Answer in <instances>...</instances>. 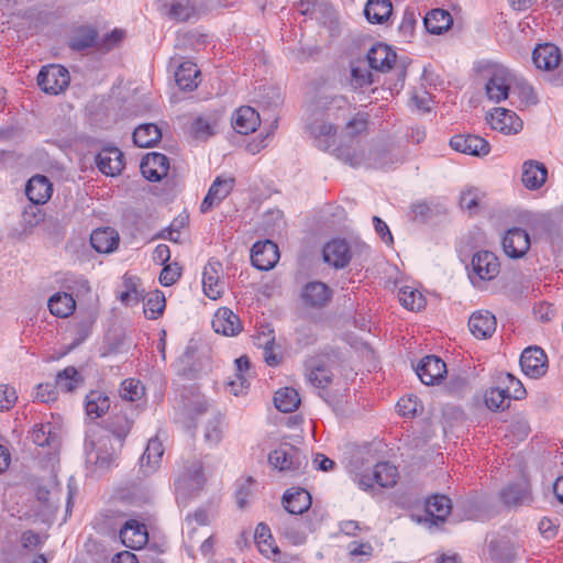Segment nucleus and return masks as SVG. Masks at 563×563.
<instances>
[{
	"mask_svg": "<svg viewBox=\"0 0 563 563\" xmlns=\"http://www.w3.org/2000/svg\"><path fill=\"white\" fill-rule=\"evenodd\" d=\"M354 110L352 103L342 95H318L310 103L309 130L319 150L330 152L355 167L361 164V157L338 145V130Z\"/></svg>",
	"mask_w": 563,
	"mask_h": 563,
	"instance_id": "f257e3e1",
	"label": "nucleus"
},
{
	"mask_svg": "<svg viewBox=\"0 0 563 563\" xmlns=\"http://www.w3.org/2000/svg\"><path fill=\"white\" fill-rule=\"evenodd\" d=\"M483 74L486 78V97L495 103L506 100L517 82L515 73L501 64H489Z\"/></svg>",
	"mask_w": 563,
	"mask_h": 563,
	"instance_id": "f03ea898",
	"label": "nucleus"
},
{
	"mask_svg": "<svg viewBox=\"0 0 563 563\" xmlns=\"http://www.w3.org/2000/svg\"><path fill=\"white\" fill-rule=\"evenodd\" d=\"M123 445L108 433L88 435L85 442L87 460L101 468H108Z\"/></svg>",
	"mask_w": 563,
	"mask_h": 563,
	"instance_id": "7ed1b4c3",
	"label": "nucleus"
},
{
	"mask_svg": "<svg viewBox=\"0 0 563 563\" xmlns=\"http://www.w3.org/2000/svg\"><path fill=\"white\" fill-rule=\"evenodd\" d=\"M205 482L201 462L194 461L189 465H185L174 482L177 501L185 505L203 487Z\"/></svg>",
	"mask_w": 563,
	"mask_h": 563,
	"instance_id": "20e7f679",
	"label": "nucleus"
},
{
	"mask_svg": "<svg viewBox=\"0 0 563 563\" xmlns=\"http://www.w3.org/2000/svg\"><path fill=\"white\" fill-rule=\"evenodd\" d=\"M269 464L279 472L299 475L308 465L307 456L298 448L283 444L268 455Z\"/></svg>",
	"mask_w": 563,
	"mask_h": 563,
	"instance_id": "39448f33",
	"label": "nucleus"
},
{
	"mask_svg": "<svg viewBox=\"0 0 563 563\" xmlns=\"http://www.w3.org/2000/svg\"><path fill=\"white\" fill-rule=\"evenodd\" d=\"M69 73L60 65L43 66L37 75L40 88L51 95H57L69 85Z\"/></svg>",
	"mask_w": 563,
	"mask_h": 563,
	"instance_id": "423d86ee",
	"label": "nucleus"
},
{
	"mask_svg": "<svg viewBox=\"0 0 563 563\" xmlns=\"http://www.w3.org/2000/svg\"><path fill=\"white\" fill-rule=\"evenodd\" d=\"M486 120L493 130L506 135L517 134L523 128V122L516 112L505 108H495Z\"/></svg>",
	"mask_w": 563,
	"mask_h": 563,
	"instance_id": "0eeeda50",
	"label": "nucleus"
},
{
	"mask_svg": "<svg viewBox=\"0 0 563 563\" xmlns=\"http://www.w3.org/2000/svg\"><path fill=\"white\" fill-rule=\"evenodd\" d=\"M251 261L260 271H269L279 261V251L275 242L265 240L256 242L251 250Z\"/></svg>",
	"mask_w": 563,
	"mask_h": 563,
	"instance_id": "6e6552de",
	"label": "nucleus"
},
{
	"mask_svg": "<svg viewBox=\"0 0 563 563\" xmlns=\"http://www.w3.org/2000/svg\"><path fill=\"white\" fill-rule=\"evenodd\" d=\"M223 268L219 261L209 260L202 273V287L205 295L212 299H219L224 292V282L221 280Z\"/></svg>",
	"mask_w": 563,
	"mask_h": 563,
	"instance_id": "1a4fd4ad",
	"label": "nucleus"
},
{
	"mask_svg": "<svg viewBox=\"0 0 563 563\" xmlns=\"http://www.w3.org/2000/svg\"><path fill=\"white\" fill-rule=\"evenodd\" d=\"M520 366L527 376L531 378H539L547 372V355L541 347L529 346L521 353Z\"/></svg>",
	"mask_w": 563,
	"mask_h": 563,
	"instance_id": "9d476101",
	"label": "nucleus"
},
{
	"mask_svg": "<svg viewBox=\"0 0 563 563\" xmlns=\"http://www.w3.org/2000/svg\"><path fill=\"white\" fill-rule=\"evenodd\" d=\"M415 371L424 385H434L446 374V365L440 357L427 355L420 360Z\"/></svg>",
	"mask_w": 563,
	"mask_h": 563,
	"instance_id": "9b49d317",
	"label": "nucleus"
},
{
	"mask_svg": "<svg viewBox=\"0 0 563 563\" xmlns=\"http://www.w3.org/2000/svg\"><path fill=\"white\" fill-rule=\"evenodd\" d=\"M450 146L463 154L485 156L490 152L489 143L482 136L473 134H459L450 140Z\"/></svg>",
	"mask_w": 563,
	"mask_h": 563,
	"instance_id": "f8f14e48",
	"label": "nucleus"
},
{
	"mask_svg": "<svg viewBox=\"0 0 563 563\" xmlns=\"http://www.w3.org/2000/svg\"><path fill=\"white\" fill-rule=\"evenodd\" d=\"M234 184L235 179L233 177H217L200 205V211L207 213L213 207L220 205L230 195Z\"/></svg>",
	"mask_w": 563,
	"mask_h": 563,
	"instance_id": "ddd939ff",
	"label": "nucleus"
},
{
	"mask_svg": "<svg viewBox=\"0 0 563 563\" xmlns=\"http://www.w3.org/2000/svg\"><path fill=\"white\" fill-rule=\"evenodd\" d=\"M472 267L474 275L481 280H492L500 271V264L497 256L489 251L475 253L472 258Z\"/></svg>",
	"mask_w": 563,
	"mask_h": 563,
	"instance_id": "4468645a",
	"label": "nucleus"
},
{
	"mask_svg": "<svg viewBox=\"0 0 563 563\" xmlns=\"http://www.w3.org/2000/svg\"><path fill=\"white\" fill-rule=\"evenodd\" d=\"M121 542L130 549H142L148 541L146 526L135 519L128 520L120 529Z\"/></svg>",
	"mask_w": 563,
	"mask_h": 563,
	"instance_id": "2eb2a0df",
	"label": "nucleus"
},
{
	"mask_svg": "<svg viewBox=\"0 0 563 563\" xmlns=\"http://www.w3.org/2000/svg\"><path fill=\"white\" fill-rule=\"evenodd\" d=\"M140 168L147 180L159 181L168 173L169 161L162 153H148L142 158Z\"/></svg>",
	"mask_w": 563,
	"mask_h": 563,
	"instance_id": "dca6fc26",
	"label": "nucleus"
},
{
	"mask_svg": "<svg viewBox=\"0 0 563 563\" xmlns=\"http://www.w3.org/2000/svg\"><path fill=\"white\" fill-rule=\"evenodd\" d=\"M332 289L322 282H309L301 290V299L307 307L323 308L331 300Z\"/></svg>",
	"mask_w": 563,
	"mask_h": 563,
	"instance_id": "f3484780",
	"label": "nucleus"
},
{
	"mask_svg": "<svg viewBox=\"0 0 563 563\" xmlns=\"http://www.w3.org/2000/svg\"><path fill=\"white\" fill-rule=\"evenodd\" d=\"M503 247L509 257H522L530 249L529 234L520 228H512L504 236Z\"/></svg>",
	"mask_w": 563,
	"mask_h": 563,
	"instance_id": "a211bd4d",
	"label": "nucleus"
},
{
	"mask_svg": "<svg viewBox=\"0 0 563 563\" xmlns=\"http://www.w3.org/2000/svg\"><path fill=\"white\" fill-rule=\"evenodd\" d=\"M255 543L261 553L279 563H289L288 558L282 555L278 547L274 545L271 529L265 523H258L254 533Z\"/></svg>",
	"mask_w": 563,
	"mask_h": 563,
	"instance_id": "6ab92c4d",
	"label": "nucleus"
},
{
	"mask_svg": "<svg viewBox=\"0 0 563 563\" xmlns=\"http://www.w3.org/2000/svg\"><path fill=\"white\" fill-rule=\"evenodd\" d=\"M98 169L107 176H115L124 167L123 153L118 147H104L96 156Z\"/></svg>",
	"mask_w": 563,
	"mask_h": 563,
	"instance_id": "aec40b11",
	"label": "nucleus"
},
{
	"mask_svg": "<svg viewBox=\"0 0 563 563\" xmlns=\"http://www.w3.org/2000/svg\"><path fill=\"white\" fill-rule=\"evenodd\" d=\"M212 328L217 333L233 336L240 333L242 324L239 317L231 309L222 307L214 313Z\"/></svg>",
	"mask_w": 563,
	"mask_h": 563,
	"instance_id": "412c9836",
	"label": "nucleus"
},
{
	"mask_svg": "<svg viewBox=\"0 0 563 563\" xmlns=\"http://www.w3.org/2000/svg\"><path fill=\"white\" fill-rule=\"evenodd\" d=\"M323 260L335 268H343L351 261V251L346 241L333 240L323 247Z\"/></svg>",
	"mask_w": 563,
	"mask_h": 563,
	"instance_id": "4be33fe9",
	"label": "nucleus"
},
{
	"mask_svg": "<svg viewBox=\"0 0 563 563\" xmlns=\"http://www.w3.org/2000/svg\"><path fill=\"white\" fill-rule=\"evenodd\" d=\"M496 318L489 311H476L468 320V328L472 334L477 339H487L496 331Z\"/></svg>",
	"mask_w": 563,
	"mask_h": 563,
	"instance_id": "5701e85b",
	"label": "nucleus"
},
{
	"mask_svg": "<svg viewBox=\"0 0 563 563\" xmlns=\"http://www.w3.org/2000/svg\"><path fill=\"white\" fill-rule=\"evenodd\" d=\"M501 500L508 506H521L531 501L530 485L527 479L509 484L500 492Z\"/></svg>",
	"mask_w": 563,
	"mask_h": 563,
	"instance_id": "b1692460",
	"label": "nucleus"
},
{
	"mask_svg": "<svg viewBox=\"0 0 563 563\" xmlns=\"http://www.w3.org/2000/svg\"><path fill=\"white\" fill-rule=\"evenodd\" d=\"M52 192V183L43 175L33 176L25 187V195L34 205H44L51 198Z\"/></svg>",
	"mask_w": 563,
	"mask_h": 563,
	"instance_id": "393cba45",
	"label": "nucleus"
},
{
	"mask_svg": "<svg viewBox=\"0 0 563 563\" xmlns=\"http://www.w3.org/2000/svg\"><path fill=\"white\" fill-rule=\"evenodd\" d=\"M233 128L240 134H250L256 131L261 124L258 112L249 106L239 108L233 118Z\"/></svg>",
	"mask_w": 563,
	"mask_h": 563,
	"instance_id": "a878e982",
	"label": "nucleus"
},
{
	"mask_svg": "<svg viewBox=\"0 0 563 563\" xmlns=\"http://www.w3.org/2000/svg\"><path fill=\"white\" fill-rule=\"evenodd\" d=\"M452 510L451 499L444 495H434L426 503V521L435 526L445 521Z\"/></svg>",
	"mask_w": 563,
	"mask_h": 563,
	"instance_id": "bb28decb",
	"label": "nucleus"
},
{
	"mask_svg": "<svg viewBox=\"0 0 563 563\" xmlns=\"http://www.w3.org/2000/svg\"><path fill=\"white\" fill-rule=\"evenodd\" d=\"M548 178V169L538 161H526L522 165V184L530 190L539 189Z\"/></svg>",
	"mask_w": 563,
	"mask_h": 563,
	"instance_id": "cd10ccee",
	"label": "nucleus"
},
{
	"mask_svg": "<svg viewBox=\"0 0 563 563\" xmlns=\"http://www.w3.org/2000/svg\"><path fill=\"white\" fill-rule=\"evenodd\" d=\"M369 68L378 71H387L396 60V53L387 45L376 44L373 45L366 55Z\"/></svg>",
	"mask_w": 563,
	"mask_h": 563,
	"instance_id": "c85d7f7f",
	"label": "nucleus"
},
{
	"mask_svg": "<svg viewBox=\"0 0 563 563\" xmlns=\"http://www.w3.org/2000/svg\"><path fill=\"white\" fill-rule=\"evenodd\" d=\"M532 60L537 68L543 70H552L556 68L561 62V52L553 44L538 45L532 53Z\"/></svg>",
	"mask_w": 563,
	"mask_h": 563,
	"instance_id": "c756f323",
	"label": "nucleus"
},
{
	"mask_svg": "<svg viewBox=\"0 0 563 563\" xmlns=\"http://www.w3.org/2000/svg\"><path fill=\"white\" fill-rule=\"evenodd\" d=\"M311 496L303 488H291L285 492L283 504L285 509L291 515H300L307 511L311 506Z\"/></svg>",
	"mask_w": 563,
	"mask_h": 563,
	"instance_id": "7c9ffc66",
	"label": "nucleus"
},
{
	"mask_svg": "<svg viewBox=\"0 0 563 563\" xmlns=\"http://www.w3.org/2000/svg\"><path fill=\"white\" fill-rule=\"evenodd\" d=\"M90 244L99 253H110L119 244V234L111 228L97 229L90 235Z\"/></svg>",
	"mask_w": 563,
	"mask_h": 563,
	"instance_id": "2f4dec72",
	"label": "nucleus"
},
{
	"mask_svg": "<svg viewBox=\"0 0 563 563\" xmlns=\"http://www.w3.org/2000/svg\"><path fill=\"white\" fill-rule=\"evenodd\" d=\"M423 23L429 33L442 34L451 27L453 19L444 9H432L426 14Z\"/></svg>",
	"mask_w": 563,
	"mask_h": 563,
	"instance_id": "473e14b6",
	"label": "nucleus"
},
{
	"mask_svg": "<svg viewBox=\"0 0 563 563\" xmlns=\"http://www.w3.org/2000/svg\"><path fill=\"white\" fill-rule=\"evenodd\" d=\"M200 70L192 62H184L175 71V80L178 87L184 91H191L198 87V77Z\"/></svg>",
	"mask_w": 563,
	"mask_h": 563,
	"instance_id": "72a5a7b5",
	"label": "nucleus"
},
{
	"mask_svg": "<svg viewBox=\"0 0 563 563\" xmlns=\"http://www.w3.org/2000/svg\"><path fill=\"white\" fill-rule=\"evenodd\" d=\"M391 13L393 4L390 0H368L364 9V14L372 24L387 22Z\"/></svg>",
	"mask_w": 563,
	"mask_h": 563,
	"instance_id": "f704fd0d",
	"label": "nucleus"
},
{
	"mask_svg": "<svg viewBox=\"0 0 563 563\" xmlns=\"http://www.w3.org/2000/svg\"><path fill=\"white\" fill-rule=\"evenodd\" d=\"M132 420L125 413H115L109 417L107 427L103 433L110 434L118 441V445H123V442L132 428Z\"/></svg>",
	"mask_w": 563,
	"mask_h": 563,
	"instance_id": "c9c22d12",
	"label": "nucleus"
},
{
	"mask_svg": "<svg viewBox=\"0 0 563 563\" xmlns=\"http://www.w3.org/2000/svg\"><path fill=\"white\" fill-rule=\"evenodd\" d=\"M306 377L316 388L324 389L332 382V373L323 362L311 360L307 365Z\"/></svg>",
	"mask_w": 563,
	"mask_h": 563,
	"instance_id": "e433bc0d",
	"label": "nucleus"
},
{
	"mask_svg": "<svg viewBox=\"0 0 563 563\" xmlns=\"http://www.w3.org/2000/svg\"><path fill=\"white\" fill-rule=\"evenodd\" d=\"M86 413L90 419L102 417L110 408V399L106 393L91 390L86 396Z\"/></svg>",
	"mask_w": 563,
	"mask_h": 563,
	"instance_id": "4c0bfd02",
	"label": "nucleus"
},
{
	"mask_svg": "<svg viewBox=\"0 0 563 563\" xmlns=\"http://www.w3.org/2000/svg\"><path fill=\"white\" fill-rule=\"evenodd\" d=\"M47 306L52 314L67 318L74 312L76 301L70 294L57 292L48 299Z\"/></svg>",
	"mask_w": 563,
	"mask_h": 563,
	"instance_id": "58836bf2",
	"label": "nucleus"
},
{
	"mask_svg": "<svg viewBox=\"0 0 563 563\" xmlns=\"http://www.w3.org/2000/svg\"><path fill=\"white\" fill-rule=\"evenodd\" d=\"M161 137V130L153 123L141 124L133 132V142L139 147H152Z\"/></svg>",
	"mask_w": 563,
	"mask_h": 563,
	"instance_id": "ea45409f",
	"label": "nucleus"
},
{
	"mask_svg": "<svg viewBox=\"0 0 563 563\" xmlns=\"http://www.w3.org/2000/svg\"><path fill=\"white\" fill-rule=\"evenodd\" d=\"M98 32L91 26H79L77 27L70 40L69 46L74 51H82L92 47L97 44Z\"/></svg>",
	"mask_w": 563,
	"mask_h": 563,
	"instance_id": "a19ab883",
	"label": "nucleus"
},
{
	"mask_svg": "<svg viewBox=\"0 0 563 563\" xmlns=\"http://www.w3.org/2000/svg\"><path fill=\"white\" fill-rule=\"evenodd\" d=\"M275 407L285 413L295 411L300 405L298 391L291 387L280 388L274 396Z\"/></svg>",
	"mask_w": 563,
	"mask_h": 563,
	"instance_id": "79ce46f5",
	"label": "nucleus"
},
{
	"mask_svg": "<svg viewBox=\"0 0 563 563\" xmlns=\"http://www.w3.org/2000/svg\"><path fill=\"white\" fill-rule=\"evenodd\" d=\"M373 477L377 485L383 488H389L396 485L398 471L389 462H379L374 466Z\"/></svg>",
	"mask_w": 563,
	"mask_h": 563,
	"instance_id": "37998d69",
	"label": "nucleus"
},
{
	"mask_svg": "<svg viewBox=\"0 0 563 563\" xmlns=\"http://www.w3.org/2000/svg\"><path fill=\"white\" fill-rule=\"evenodd\" d=\"M163 454V443L157 438L151 439L141 456V467L146 465L150 468L148 472H153L161 462Z\"/></svg>",
	"mask_w": 563,
	"mask_h": 563,
	"instance_id": "c03bdc74",
	"label": "nucleus"
},
{
	"mask_svg": "<svg viewBox=\"0 0 563 563\" xmlns=\"http://www.w3.org/2000/svg\"><path fill=\"white\" fill-rule=\"evenodd\" d=\"M81 380L82 379L78 371L73 366H68L58 372L55 378V385L57 390L59 389L65 393H71L78 387Z\"/></svg>",
	"mask_w": 563,
	"mask_h": 563,
	"instance_id": "a18cd8bd",
	"label": "nucleus"
},
{
	"mask_svg": "<svg viewBox=\"0 0 563 563\" xmlns=\"http://www.w3.org/2000/svg\"><path fill=\"white\" fill-rule=\"evenodd\" d=\"M399 302L408 310L419 311L426 305L423 295L411 287H402L398 291Z\"/></svg>",
	"mask_w": 563,
	"mask_h": 563,
	"instance_id": "49530a36",
	"label": "nucleus"
},
{
	"mask_svg": "<svg viewBox=\"0 0 563 563\" xmlns=\"http://www.w3.org/2000/svg\"><path fill=\"white\" fill-rule=\"evenodd\" d=\"M165 297L163 292L156 290L151 292L144 302V314L150 320L157 319L165 309Z\"/></svg>",
	"mask_w": 563,
	"mask_h": 563,
	"instance_id": "de8ad7c7",
	"label": "nucleus"
},
{
	"mask_svg": "<svg viewBox=\"0 0 563 563\" xmlns=\"http://www.w3.org/2000/svg\"><path fill=\"white\" fill-rule=\"evenodd\" d=\"M32 441L38 446H55L58 442V437L56 432H53L51 423H47L33 429Z\"/></svg>",
	"mask_w": 563,
	"mask_h": 563,
	"instance_id": "09e8293b",
	"label": "nucleus"
},
{
	"mask_svg": "<svg viewBox=\"0 0 563 563\" xmlns=\"http://www.w3.org/2000/svg\"><path fill=\"white\" fill-rule=\"evenodd\" d=\"M351 81L355 88H362L373 82V74L368 64L358 62L351 66Z\"/></svg>",
	"mask_w": 563,
	"mask_h": 563,
	"instance_id": "8fccbe9b",
	"label": "nucleus"
},
{
	"mask_svg": "<svg viewBox=\"0 0 563 563\" xmlns=\"http://www.w3.org/2000/svg\"><path fill=\"white\" fill-rule=\"evenodd\" d=\"M342 124H344L342 133H345L350 137H354L366 131L367 118L366 114L352 112Z\"/></svg>",
	"mask_w": 563,
	"mask_h": 563,
	"instance_id": "3c124183",
	"label": "nucleus"
},
{
	"mask_svg": "<svg viewBox=\"0 0 563 563\" xmlns=\"http://www.w3.org/2000/svg\"><path fill=\"white\" fill-rule=\"evenodd\" d=\"M485 404L490 410H504L510 404L509 395L504 388H490L485 393Z\"/></svg>",
	"mask_w": 563,
	"mask_h": 563,
	"instance_id": "603ef678",
	"label": "nucleus"
},
{
	"mask_svg": "<svg viewBox=\"0 0 563 563\" xmlns=\"http://www.w3.org/2000/svg\"><path fill=\"white\" fill-rule=\"evenodd\" d=\"M197 9L189 0H179L172 3L169 9L170 18L177 21H188L191 18L196 16Z\"/></svg>",
	"mask_w": 563,
	"mask_h": 563,
	"instance_id": "864d4df0",
	"label": "nucleus"
},
{
	"mask_svg": "<svg viewBox=\"0 0 563 563\" xmlns=\"http://www.w3.org/2000/svg\"><path fill=\"white\" fill-rule=\"evenodd\" d=\"M144 386L140 380L129 378L123 380L120 388V395L124 400L136 401L144 395Z\"/></svg>",
	"mask_w": 563,
	"mask_h": 563,
	"instance_id": "5fc2aeb1",
	"label": "nucleus"
},
{
	"mask_svg": "<svg viewBox=\"0 0 563 563\" xmlns=\"http://www.w3.org/2000/svg\"><path fill=\"white\" fill-rule=\"evenodd\" d=\"M398 412L405 417H416L423 411L419 398L413 395L405 396L397 402Z\"/></svg>",
	"mask_w": 563,
	"mask_h": 563,
	"instance_id": "6e6d98bb",
	"label": "nucleus"
},
{
	"mask_svg": "<svg viewBox=\"0 0 563 563\" xmlns=\"http://www.w3.org/2000/svg\"><path fill=\"white\" fill-rule=\"evenodd\" d=\"M503 384L506 385L505 391L509 395V400L514 399H522L526 396V389L522 383L517 379L510 373L504 375Z\"/></svg>",
	"mask_w": 563,
	"mask_h": 563,
	"instance_id": "4d7b16f0",
	"label": "nucleus"
},
{
	"mask_svg": "<svg viewBox=\"0 0 563 563\" xmlns=\"http://www.w3.org/2000/svg\"><path fill=\"white\" fill-rule=\"evenodd\" d=\"M181 276V267L178 263L167 264L164 266L159 274V283L163 286H170L175 284Z\"/></svg>",
	"mask_w": 563,
	"mask_h": 563,
	"instance_id": "13d9d810",
	"label": "nucleus"
},
{
	"mask_svg": "<svg viewBox=\"0 0 563 563\" xmlns=\"http://www.w3.org/2000/svg\"><path fill=\"white\" fill-rule=\"evenodd\" d=\"M16 400H18V396H16L15 389L8 384H1L0 385V411L10 410L14 406Z\"/></svg>",
	"mask_w": 563,
	"mask_h": 563,
	"instance_id": "bf43d9fd",
	"label": "nucleus"
},
{
	"mask_svg": "<svg viewBox=\"0 0 563 563\" xmlns=\"http://www.w3.org/2000/svg\"><path fill=\"white\" fill-rule=\"evenodd\" d=\"M222 439V421L220 418L212 419L206 427L205 440L210 444H218Z\"/></svg>",
	"mask_w": 563,
	"mask_h": 563,
	"instance_id": "052dcab7",
	"label": "nucleus"
},
{
	"mask_svg": "<svg viewBox=\"0 0 563 563\" xmlns=\"http://www.w3.org/2000/svg\"><path fill=\"white\" fill-rule=\"evenodd\" d=\"M514 87L518 90V95H519L520 99L526 104H536L538 102V97H537L533 88L526 81L519 80L517 78V82H515Z\"/></svg>",
	"mask_w": 563,
	"mask_h": 563,
	"instance_id": "680f3d73",
	"label": "nucleus"
},
{
	"mask_svg": "<svg viewBox=\"0 0 563 563\" xmlns=\"http://www.w3.org/2000/svg\"><path fill=\"white\" fill-rule=\"evenodd\" d=\"M38 205L32 203L31 206L26 207L23 211V222L25 227L27 228H34L40 222L43 221L44 214L37 207Z\"/></svg>",
	"mask_w": 563,
	"mask_h": 563,
	"instance_id": "e2e57ef3",
	"label": "nucleus"
},
{
	"mask_svg": "<svg viewBox=\"0 0 563 563\" xmlns=\"http://www.w3.org/2000/svg\"><path fill=\"white\" fill-rule=\"evenodd\" d=\"M91 325L92 323L90 321H82L78 324H76L74 330V340L69 345V349H75L78 345H80L91 333Z\"/></svg>",
	"mask_w": 563,
	"mask_h": 563,
	"instance_id": "0e129e2a",
	"label": "nucleus"
},
{
	"mask_svg": "<svg viewBox=\"0 0 563 563\" xmlns=\"http://www.w3.org/2000/svg\"><path fill=\"white\" fill-rule=\"evenodd\" d=\"M35 397L42 402L54 401L57 398V388L55 383L38 384Z\"/></svg>",
	"mask_w": 563,
	"mask_h": 563,
	"instance_id": "69168bd1",
	"label": "nucleus"
},
{
	"mask_svg": "<svg viewBox=\"0 0 563 563\" xmlns=\"http://www.w3.org/2000/svg\"><path fill=\"white\" fill-rule=\"evenodd\" d=\"M250 382L246 375L241 373H235L234 378L231 379L228 384L229 391L234 396H240L244 393V390L249 387Z\"/></svg>",
	"mask_w": 563,
	"mask_h": 563,
	"instance_id": "338daca9",
	"label": "nucleus"
},
{
	"mask_svg": "<svg viewBox=\"0 0 563 563\" xmlns=\"http://www.w3.org/2000/svg\"><path fill=\"white\" fill-rule=\"evenodd\" d=\"M415 220L426 221L433 214V209L427 201H419L411 206Z\"/></svg>",
	"mask_w": 563,
	"mask_h": 563,
	"instance_id": "774afa93",
	"label": "nucleus"
}]
</instances>
